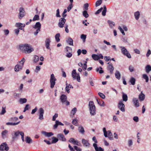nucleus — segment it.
<instances>
[{
    "mask_svg": "<svg viewBox=\"0 0 151 151\" xmlns=\"http://www.w3.org/2000/svg\"><path fill=\"white\" fill-rule=\"evenodd\" d=\"M19 48L21 51L25 54H29L34 51L32 46L27 43L20 45Z\"/></svg>",
    "mask_w": 151,
    "mask_h": 151,
    "instance_id": "nucleus-1",
    "label": "nucleus"
},
{
    "mask_svg": "<svg viewBox=\"0 0 151 151\" xmlns=\"http://www.w3.org/2000/svg\"><path fill=\"white\" fill-rule=\"evenodd\" d=\"M25 60L24 58H23L14 67V71L16 72L20 71L22 69Z\"/></svg>",
    "mask_w": 151,
    "mask_h": 151,
    "instance_id": "nucleus-2",
    "label": "nucleus"
},
{
    "mask_svg": "<svg viewBox=\"0 0 151 151\" xmlns=\"http://www.w3.org/2000/svg\"><path fill=\"white\" fill-rule=\"evenodd\" d=\"M88 106L90 114L92 116H94L96 114V110L93 102L92 101H89Z\"/></svg>",
    "mask_w": 151,
    "mask_h": 151,
    "instance_id": "nucleus-3",
    "label": "nucleus"
},
{
    "mask_svg": "<svg viewBox=\"0 0 151 151\" xmlns=\"http://www.w3.org/2000/svg\"><path fill=\"white\" fill-rule=\"evenodd\" d=\"M119 48L121 49L122 53L123 55L129 58H131L130 54L125 47L121 46L119 47Z\"/></svg>",
    "mask_w": 151,
    "mask_h": 151,
    "instance_id": "nucleus-4",
    "label": "nucleus"
},
{
    "mask_svg": "<svg viewBox=\"0 0 151 151\" xmlns=\"http://www.w3.org/2000/svg\"><path fill=\"white\" fill-rule=\"evenodd\" d=\"M71 75L73 80L76 79L78 82H80V77L79 74L77 73L75 69L73 70L72 72Z\"/></svg>",
    "mask_w": 151,
    "mask_h": 151,
    "instance_id": "nucleus-5",
    "label": "nucleus"
},
{
    "mask_svg": "<svg viewBox=\"0 0 151 151\" xmlns=\"http://www.w3.org/2000/svg\"><path fill=\"white\" fill-rule=\"evenodd\" d=\"M56 79L55 78L54 75L52 74L51 75L50 78V87L52 88L54 87L55 84V81H56Z\"/></svg>",
    "mask_w": 151,
    "mask_h": 151,
    "instance_id": "nucleus-6",
    "label": "nucleus"
},
{
    "mask_svg": "<svg viewBox=\"0 0 151 151\" xmlns=\"http://www.w3.org/2000/svg\"><path fill=\"white\" fill-rule=\"evenodd\" d=\"M9 147L6 142L1 144L0 145V151H8Z\"/></svg>",
    "mask_w": 151,
    "mask_h": 151,
    "instance_id": "nucleus-7",
    "label": "nucleus"
},
{
    "mask_svg": "<svg viewBox=\"0 0 151 151\" xmlns=\"http://www.w3.org/2000/svg\"><path fill=\"white\" fill-rule=\"evenodd\" d=\"M21 133L24 132H23L20 131L19 130L16 132L14 131L12 132V138L14 139L17 138L19 134L21 135Z\"/></svg>",
    "mask_w": 151,
    "mask_h": 151,
    "instance_id": "nucleus-8",
    "label": "nucleus"
},
{
    "mask_svg": "<svg viewBox=\"0 0 151 151\" xmlns=\"http://www.w3.org/2000/svg\"><path fill=\"white\" fill-rule=\"evenodd\" d=\"M19 18L21 19L25 14V11L24 9L22 7H20L19 9Z\"/></svg>",
    "mask_w": 151,
    "mask_h": 151,
    "instance_id": "nucleus-9",
    "label": "nucleus"
},
{
    "mask_svg": "<svg viewBox=\"0 0 151 151\" xmlns=\"http://www.w3.org/2000/svg\"><path fill=\"white\" fill-rule=\"evenodd\" d=\"M118 106L121 111L123 112H124L125 111V105L122 100H121L119 102Z\"/></svg>",
    "mask_w": 151,
    "mask_h": 151,
    "instance_id": "nucleus-10",
    "label": "nucleus"
},
{
    "mask_svg": "<svg viewBox=\"0 0 151 151\" xmlns=\"http://www.w3.org/2000/svg\"><path fill=\"white\" fill-rule=\"evenodd\" d=\"M66 21V20L64 18H61L60 19L58 24V26L60 28L63 27Z\"/></svg>",
    "mask_w": 151,
    "mask_h": 151,
    "instance_id": "nucleus-11",
    "label": "nucleus"
},
{
    "mask_svg": "<svg viewBox=\"0 0 151 151\" xmlns=\"http://www.w3.org/2000/svg\"><path fill=\"white\" fill-rule=\"evenodd\" d=\"M39 119L40 120L43 119V114H44V110L42 108H40L39 110Z\"/></svg>",
    "mask_w": 151,
    "mask_h": 151,
    "instance_id": "nucleus-12",
    "label": "nucleus"
},
{
    "mask_svg": "<svg viewBox=\"0 0 151 151\" xmlns=\"http://www.w3.org/2000/svg\"><path fill=\"white\" fill-rule=\"evenodd\" d=\"M57 137L60 140L65 142L66 141V139L64 135L61 133L58 134L57 135Z\"/></svg>",
    "mask_w": 151,
    "mask_h": 151,
    "instance_id": "nucleus-13",
    "label": "nucleus"
},
{
    "mask_svg": "<svg viewBox=\"0 0 151 151\" xmlns=\"http://www.w3.org/2000/svg\"><path fill=\"white\" fill-rule=\"evenodd\" d=\"M108 64H109L107 67V68L108 70H109L111 74H112L113 73V71L114 70V67L112 64H110L109 63H108Z\"/></svg>",
    "mask_w": 151,
    "mask_h": 151,
    "instance_id": "nucleus-14",
    "label": "nucleus"
},
{
    "mask_svg": "<svg viewBox=\"0 0 151 151\" xmlns=\"http://www.w3.org/2000/svg\"><path fill=\"white\" fill-rule=\"evenodd\" d=\"M8 131L7 130H5L2 132H1V135L2 138L3 139H5L8 137Z\"/></svg>",
    "mask_w": 151,
    "mask_h": 151,
    "instance_id": "nucleus-15",
    "label": "nucleus"
},
{
    "mask_svg": "<svg viewBox=\"0 0 151 151\" xmlns=\"http://www.w3.org/2000/svg\"><path fill=\"white\" fill-rule=\"evenodd\" d=\"M82 143L84 147H89L90 145V144L88 142V140L83 139H82Z\"/></svg>",
    "mask_w": 151,
    "mask_h": 151,
    "instance_id": "nucleus-16",
    "label": "nucleus"
},
{
    "mask_svg": "<svg viewBox=\"0 0 151 151\" xmlns=\"http://www.w3.org/2000/svg\"><path fill=\"white\" fill-rule=\"evenodd\" d=\"M132 102L135 107H137L139 106V101L137 98H133L132 99Z\"/></svg>",
    "mask_w": 151,
    "mask_h": 151,
    "instance_id": "nucleus-17",
    "label": "nucleus"
},
{
    "mask_svg": "<svg viewBox=\"0 0 151 151\" xmlns=\"http://www.w3.org/2000/svg\"><path fill=\"white\" fill-rule=\"evenodd\" d=\"M93 146L96 151H104V149L101 147H98L96 143H94Z\"/></svg>",
    "mask_w": 151,
    "mask_h": 151,
    "instance_id": "nucleus-18",
    "label": "nucleus"
},
{
    "mask_svg": "<svg viewBox=\"0 0 151 151\" xmlns=\"http://www.w3.org/2000/svg\"><path fill=\"white\" fill-rule=\"evenodd\" d=\"M42 133L47 137H50L53 135V134L52 132H47L45 131H42Z\"/></svg>",
    "mask_w": 151,
    "mask_h": 151,
    "instance_id": "nucleus-19",
    "label": "nucleus"
},
{
    "mask_svg": "<svg viewBox=\"0 0 151 151\" xmlns=\"http://www.w3.org/2000/svg\"><path fill=\"white\" fill-rule=\"evenodd\" d=\"M16 26L17 27H19L18 29L21 30L25 26V24H22L20 23H17L16 24Z\"/></svg>",
    "mask_w": 151,
    "mask_h": 151,
    "instance_id": "nucleus-20",
    "label": "nucleus"
},
{
    "mask_svg": "<svg viewBox=\"0 0 151 151\" xmlns=\"http://www.w3.org/2000/svg\"><path fill=\"white\" fill-rule=\"evenodd\" d=\"M55 123V124L53 126V128L54 129H56L57 128L58 126L59 125H60L61 126L64 125V124H63L58 120H56Z\"/></svg>",
    "mask_w": 151,
    "mask_h": 151,
    "instance_id": "nucleus-21",
    "label": "nucleus"
},
{
    "mask_svg": "<svg viewBox=\"0 0 151 151\" xmlns=\"http://www.w3.org/2000/svg\"><path fill=\"white\" fill-rule=\"evenodd\" d=\"M50 41L49 38H47L45 41V45L46 48L48 49H50Z\"/></svg>",
    "mask_w": 151,
    "mask_h": 151,
    "instance_id": "nucleus-22",
    "label": "nucleus"
},
{
    "mask_svg": "<svg viewBox=\"0 0 151 151\" xmlns=\"http://www.w3.org/2000/svg\"><path fill=\"white\" fill-rule=\"evenodd\" d=\"M33 27L35 29H40L41 27V24L40 22H37L35 25L33 26Z\"/></svg>",
    "mask_w": 151,
    "mask_h": 151,
    "instance_id": "nucleus-23",
    "label": "nucleus"
},
{
    "mask_svg": "<svg viewBox=\"0 0 151 151\" xmlns=\"http://www.w3.org/2000/svg\"><path fill=\"white\" fill-rule=\"evenodd\" d=\"M67 98L66 96L64 94L61 95L60 97V99L61 101L63 103L65 102L67 100Z\"/></svg>",
    "mask_w": 151,
    "mask_h": 151,
    "instance_id": "nucleus-24",
    "label": "nucleus"
},
{
    "mask_svg": "<svg viewBox=\"0 0 151 151\" xmlns=\"http://www.w3.org/2000/svg\"><path fill=\"white\" fill-rule=\"evenodd\" d=\"M145 99V95L141 92L139 95V99L141 101H143Z\"/></svg>",
    "mask_w": 151,
    "mask_h": 151,
    "instance_id": "nucleus-25",
    "label": "nucleus"
},
{
    "mask_svg": "<svg viewBox=\"0 0 151 151\" xmlns=\"http://www.w3.org/2000/svg\"><path fill=\"white\" fill-rule=\"evenodd\" d=\"M134 15L135 19L136 20H138L140 16V12L139 11L135 12L134 13Z\"/></svg>",
    "mask_w": 151,
    "mask_h": 151,
    "instance_id": "nucleus-26",
    "label": "nucleus"
},
{
    "mask_svg": "<svg viewBox=\"0 0 151 151\" xmlns=\"http://www.w3.org/2000/svg\"><path fill=\"white\" fill-rule=\"evenodd\" d=\"M108 23L109 24L110 27L111 28H113L115 26V23L113 22L111 20H108Z\"/></svg>",
    "mask_w": 151,
    "mask_h": 151,
    "instance_id": "nucleus-27",
    "label": "nucleus"
},
{
    "mask_svg": "<svg viewBox=\"0 0 151 151\" xmlns=\"http://www.w3.org/2000/svg\"><path fill=\"white\" fill-rule=\"evenodd\" d=\"M78 130L79 132L82 134H84L85 130L84 128L81 125L80 126L78 127Z\"/></svg>",
    "mask_w": 151,
    "mask_h": 151,
    "instance_id": "nucleus-28",
    "label": "nucleus"
},
{
    "mask_svg": "<svg viewBox=\"0 0 151 151\" xmlns=\"http://www.w3.org/2000/svg\"><path fill=\"white\" fill-rule=\"evenodd\" d=\"M20 123V121H19L17 122H8L6 123V125H11V126H15L18 125Z\"/></svg>",
    "mask_w": 151,
    "mask_h": 151,
    "instance_id": "nucleus-29",
    "label": "nucleus"
},
{
    "mask_svg": "<svg viewBox=\"0 0 151 151\" xmlns=\"http://www.w3.org/2000/svg\"><path fill=\"white\" fill-rule=\"evenodd\" d=\"M116 78L118 80L120 79L121 78V74L119 71L116 70L115 73Z\"/></svg>",
    "mask_w": 151,
    "mask_h": 151,
    "instance_id": "nucleus-30",
    "label": "nucleus"
},
{
    "mask_svg": "<svg viewBox=\"0 0 151 151\" xmlns=\"http://www.w3.org/2000/svg\"><path fill=\"white\" fill-rule=\"evenodd\" d=\"M25 141L27 143H30L32 142V140L30 137L28 136H27L25 137Z\"/></svg>",
    "mask_w": 151,
    "mask_h": 151,
    "instance_id": "nucleus-31",
    "label": "nucleus"
},
{
    "mask_svg": "<svg viewBox=\"0 0 151 151\" xmlns=\"http://www.w3.org/2000/svg\"><path fill=\"white\" fill-rule=\"evenodd\" d=\"M145 70L147 73H149L151 71V66L149 65H147L145 68Z\"/></svg>",
    "mask_w": 151,
    "mask_h": 151,
    "instance_id": "nucleus-32",
    "label": "nucleus"
},
{
    "mask_svg": "<svg viewBox=\"0 0 151 151\" xmlns=\"http://www.w3.org/2000/svg\"><path fill=\"white\" fill-rule=\"evenodd\" d=\"M67 43L69 44L70 45H73V40L70 37H69L68 40H67Z\"/></svg>",
    "mask_w": 151,
    "mask_h": 151,
    "instance_id": "nucleus-33",
    "label": "nucleus"
},
{
    "mask_svg": "<svg viewBox=\"0 0 151 151\" xmlns=\"http://www.w3.org/2000/svg\"><path fill=\"white\" fill-rule=\"evenodd\" d=\"M19 102L21 104H22L26 103L27 99L26 98H21L19 100Z\"/></svg>",
    "mask_w": 151,
    "mask_h": 151,
    "instance_id": "nucleus-34",
    "label": "nucleus"
},
{
    "mask_svg": "<svg viewBox=\"0 0 151 151\" xmlns=\"http://www.w3.org/2000/svg\"><path fill=\"white\" fill-rule=\"evenodd\" d=\"M123 100L125 101H127L128 100V97L127 95L124 93H122Z\"/></svg>",
    "mask_w": 151,
    "mask_h": 151,
    "instance_id": "nucleus-35",
    "label": "nucleus"
},
{
    "mask_svg": "<svg viewBox=\"0 0 151 151\" xmlns=\"http://www.w3.org/2000/svg\"><path fill=\"white\" fill-rule=\"evenodd\" d=\"M60 34L59 33H57L56 34L55 36V38L56 41L57 42H59L60 41Z\"/></svg>",
    "mask_w": 151,
    "mask_h": 151,
    "instance_id": "nucleus-36",
    "label": "nucleus"
},
{
    "mask_svg": "<svg viewBox=\"0 0 151 151\" xmlns=\"http://www.w3.org/2000/svg\"><path fill=\"white\" fill-rule=\"evenodd\" d=\"M102 68L101 67H100L99 68H97L96 69V70L97 72H99L100 73H104V71L102 70Z\"/></svg>",
    "mask_w": 151,
    "mask_h": 151,
    "instance_id": "nucleus-37",
    "label": "nucleus"
},
{
    "mask_svg": "<svg viewBox=\"0 0 151 151\" xmlns=\"http://www.w3.org/2000/svg\"><path fill=\"white\" fill-rule=\"evenodd\" d=\"M135 79L133 77H131L129 80L130 82L133 85H134L135 84Z\"/></svg>",
    "mask_w": 151,
    "mask_h": 151,
    "instance_id": "nucleus-38",
    "label": "nucleus"
},
{
    "mask_svg": "<svg viewBox=\"0 0 151 151\" xmlns=\"http://www.w3.org/2000/svg\"><path fill=\"white\" fill-rule=\"evenodd\" d=\"M92 57L93 59L95 60H98L99 59V56L97 55L93 54L92 55Z\"/></svg>",
    "mask_w": 151,
    "mask_h": 151,
    "instance_id": "nucleus-39",
    "label": "nucleus"
},
{
    "mask_svg": "<svg viewBox=\"0 0 151 151\" xmlns=\"http://www.w3.org/2000/svg\"><path fill=\"white\" fill-rule=\"evenodd\" d=\"M18 120V118L16 117H12L9 119V121L13 122H16Z\"/></svg>",
    "mask_w": 151,
    "mask_h": 151,
    "instance_id": "nucleus-40",
    "label": "nucleus"
},
{
    "mask_svg": "<svg viewBox=\"0 0 151 151\" xmlns=\"http://www.w3.org/2000/svg\"><path fill=\"white\" fill-rule=\"evenodd\" d=\"M142 78L145 80L146 82H148L149 81V78L148 76L146 74L142 75Z\"/></svg>",
    "mask_w": 151,
    "mask_h": 151,
    "instance_id": "nucleus-41",
    "label": "nucleus"
},
{
    "mask_svg": "<svg viewBox=\"0 0 151 151\" xmlns=\"http://www.w3.org/2000/svg\"><path fill=\"white\" fill-rule=\"evenodd\" d=\"M77 110L76 108H74L71 110V115H72L73 116L77 111Z\"/></svg>",
    "mask_w": 151,
    "mask_h": 151,
    "instance_id": "nucleus-42",
    "label": "nucleus"
},
{
    "mask_svg": "<svg viewBox=\"0 0 151 151\" xmlns=\"http://www.w3.org/2000/svg\"><path fill=\"white\" fill-rule=\"evenodd\" d=\"M103 10L102 12V14L103 16H105L106 14V8L105 6H104Z\"/></svg>",
    "mask_w": 151,
    "mask_h": 151,
    "instance_id": "nucleus-43",
    "label": "nucleus"
},
{
    "mask_svg": "<svg viewBox=\"0 0 151 151\" xmlns=\"http://www.w3.org/2000/svg\"><path fill=\"white\" fill-rule=\"evenodd\" d=\"M83 15L86 18L88 17L89 16V15L86 10H84L83 12Z\"/></svg>",
    "mask_w": 151,
    "mask_h": 151,
    "instance_id": "nucleus-44",
    "label": "nucleus"
},
{
    "mask_svg": "<svg viewBox=\"0 0 151 151\" xmlns=\"http://www.w3.org/2000/svg\"><path fill=\"white\" fill-rule=\"evenodd\" d=\"M86 35L84 34H82L81 36V38L83 42H84L86 41Z\"/></svg>",
    "mask_w": 151,
    "mask_h": 151,
    "instance_id": "nucleus-45",
    "label": "nucleus"
},
{
    "mask_svg": "<svg viewBox=\"0 0 151 151\" xmlns=\"http://www.w3.org/2000/svg\"><path fill=\"white\" fill-rule=\"evenodd\" d=\"M96 100L97 101V102L98 104H99L100 106H104V101L101 100V102L102 103V104H100V101H99L97 99H96Z\"/></svg>",
    "mask_w": 151,
    "mask_h": 151,
    "instance_id": "nucleus-46",
    "label": "nucleus"
},
{
    "mask_svg": "<svg viewBox=\"0 0 151 151\" xmlns=\"http://www.w3.org/2000/svg\"><path fill=\"white\" fill-rule=\"evenodd\" d=\"M102 2V0H98L97 1L96 3L95 6L96 7H97L100 5Z\"/></svg>",
    "mask_w": 151,
    "mask_h": 151,
    "instance_id": "nucleus-47",
    "label": "nucleus"
},
{
    "mask_svg": "<svg viewBox=\"0 0 151 151\" xmlns=\"http://www.w3.org/2000/svg\"><path fill=\"white\" fill-rule=\"evenodd\" d=\"M52 143L53 144L56 143L59 140L58 138H56L54 137H52Z\"/></svg>",
    "mask_w": 151,
    "mask_h": 151,
    "instance_id": "nucleus-48",
    "label": "nucleus"
},
{
    "mask_svg": "<svg viewBox=\"0 0 151 151\" xmlns=\"http://www.w3.org/2000/svg\"><path fill=\"white\" fill-rule=\"evenodd\" d=\"M6 112V107H2L1 111L0 113V114L1 115H3Z\"/></svg>",
    "mask_w": 151,
    "mask_h": 151,
    "instance_id": "nucleus-49",
    "label": "nucleus"
},
{
    "mask_svg": "<svg viewBox=\"0 0 151 151\" xmlns=\"http://www.w3.org/2000/svg\"><path fill=\"white\" fill-rule=\"evenodd\" d=\"M34 61L35 63L37 62L39 60V58L37 55H35L34 57Z\"/></svg>",
    "mask_w": 151,
    "mask_h": 151,
    "instance_id": "nucleus-50",
    "label": "nucleus"
},
{
    "mask_svg": "<svg viewBox=\"0 0 151 151\" xmlns=\"http://www.w3.org/2000/svg\"><path fill=\"white\" fill-rule=\"evenodd\" d=\"M40 66H37L35 70V72L36 73H37L40 71Z\"/></svg>",
    "mask_w": 151,
    "mask_h": 151,
    "instance_id": "nucleus-51",
    "label": "nucleus"
},
{
    "mask_svg": "<svg viewBox=\"0 0 151 151\" xmlns=\"http://www.w3.org/2000/svg\"><path fill=\"white\" fill-rule=\"evenodd\" d=\"M118 29L120 31L123 35H125V33H124L123 29L120 26H119L118 27Z\"/></svg>",
    "mask_w": 151,
    "mask_h": 151,
    "instance_id": "nucleus-52",
    "label": "nucleus"
},
{
    "mask_svg": "<svg viewBox=\"0 0 151 151\" xmlns=\"http://www.w3.org/2000/svg\"><path fill=\"white\" fill-rule=\"evenodd\" d=\"M56 16L57 17H61V16L60 14L59 9H58L56 10Z\"/></svg>",
    "mask_w": 151,
    "mask_h": 151,
    "instance_id": "nucleus-53",
    "label": "nucleus"
},
{
    "mask_svg": "<svg viewBox=\"0 0 151 151\" xmlns=\"http://www.w3.org/2000/svg\"><path fill=\"white\" fill-rule=\"evenodd\" d=\"M103 131L104 133V136L105 137H107L108 135H107V132L106 130V128L105 127H104L103 129Z\"/></svg>",
    "mask_w": 151,
    "mask_h": 151,
    "instance_id": "nucleus-54",
    "label": "nucleus"
},
{
    "mask_svg": "<svg viewBox=\"0 0 151 151\" xmlns=\"http://www.w3.org/2000/svg\"><path fill=\"white\" fill-rule=\"evenodd\" d=\"M128 143L129 147L131 146L133 144V142L132 139H130L128 140Z\"/></svg>",
    "mask_w": 151,
    "mask_h": 151,
    "instance_id": "nucleus-55",
    "label": "nucleus"
},
{
    "mask_svg": "<svg viewBox=\"0 0 151 151\" xmlns=\"http://www.w3.org/2000/svg\"><path fill=\"white\" fill-rule=\"evenodd\" d=\"M66 50L67 52H72V50L71 47H66Z\"/></svg>",
    "mask_w": 151,
    "mask_h": 151,
    "instance_id": "nucleus-56",
    "label": "nucleus"
},
{
    "mask_svg": "<svg viewBox=\"0 0 151 151\" xmlns=\"http://www.w3.org/2000/svg\"><path fill=\"white\" fill-rule=\"evenodd\" d=\"M88 6L89 5L88 3H86L84 4V9H85V10H87L88 9Z\"/></svg>",
    "mask_w": 151,
    "mask_h": 151,
    "instance_id": "nucleus-57",
    "label": "nucleus"
},
{
    "mask_svg": "<svg viewBox=\"0 0 151 151\" xmlns=\"http://www.w3.org/2000/svg\"><path fill=\"white\" fill-rule=\"evenodd\" d=\"M103 9V8L101 7L100 9L98 10L95 13V14L97 15L100 13Z\"/></svg>",
    "mask_w": 151,
    "mask_h": 151,
    "instance_id": "nucleus-58",
    "label": "nucleus"
},
{
    "mask_svg": "<svg viewBox=\"0 0 151 151\" xmlns=\"http://www.w3.org/2000/svg\"><path fill=\"white\" fill-rule=\"evenodd\" d=\"M39 16L37 15H35L33 18V21H35L39 19Z\"/></svg>",
    "mask_w": 151,
    "mask_h": 151,
    "instance_id": "nucleus-59",
    "label": "nucleus"
},
{
    "mask_svg": "<svg viewBox=\"0 0 151 151\" xmlns=\"http://www.w3.org/2000/svg\"><path fill=\"white\" fill-rule=\"evenodd\" d=\"M78 122L76 119H73V120L72 123L73 125L75 126H77Z\"/></svg>",
    "mask_w": 151,
    "mask_h": 151,
    "instance_id": "nucleus-60",
    "label": "nucleus"
},
{
    "mask_svg": "<svg viewBox=\"0 0 151 151\" xmlns=\"http://www.w3.org/2000/svg\"><path fill=\"white\" fill-rule=\"evenodd\" d=\"M98 94L100 97H101L102 99H104L105 98V96L104 94L101 92H99L98 93Z\"/></svg>",
    "mask_w": 151,
    "mask_h": 151,
    "instance_id": "nucleus-61",
    "label": "nucleus"
},
{
    "mask_svg": "<svg viewBox=\"0 0 151 151\" xmlns=\"http://www.w3.org/2000/svg\"><path fill=\"white\" fill-rule=\"evenodd\" d=\"M20 94L16 93H15L14 94V98L16 99L19 98L20 97Z\"/></svg>",
    "mask_w": 151,
    "mask_h": 151,
    "instance_id": "nucleus-62",
    "label": "nucleus"
},
{
    "mask_svg": "<svg viewBox=\"0 0 151 151\" xmlns=\"http://www.w3.org/2000/svg\"><path fill=\"white\" fill-rule=\"evenodd\" d=\"M73 7V5L72 4H70L67 7L68 10L69 12Z\"/></svg>",
    "mask_w": 151,
    "mask_h": 151,
    "instance_id": "nucleus-63",
    "label": "nucleus"
},
{
    "mask_svg": "<svg viewBox=\"0 0 151 151\" xmlns=\"http://www.w3.org/2000/svg\"><path fill=\"white\" fill-rule=\"evenodd\" d=\"M77 151H81V150L80 148L76 146H74L73 147Z\"/></svg>",
    "mask_w": 151,
    "mask_h": 151,
    "instance_id": "nucleus-64",
    "label": "nucleus"
}]
</instances>
